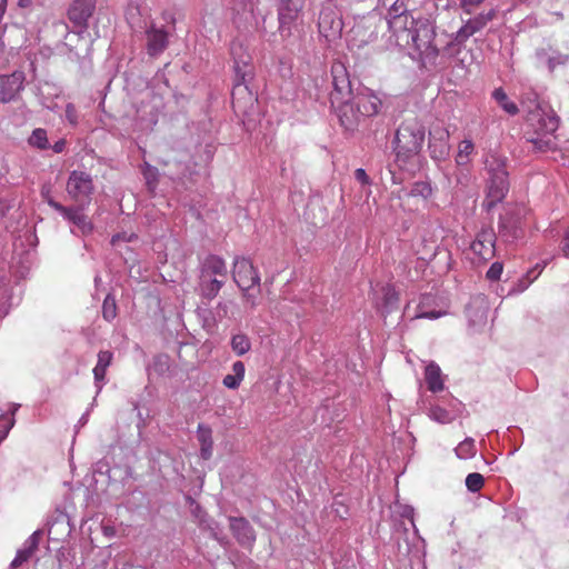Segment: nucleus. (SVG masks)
I'll return each mask as SVG.
<instances>
[{
    "instance_id": "nucleus-1",
    "label": "nucleus",
    "mask_w": 569,
    "mask_h": 569,
    "mask_svg": "<svg viewBox=\"0 0 569 569\" xmlns=\"http://www.w3.org/2000/svg\"><path fill=\"white\" fill-rule=\"evenodd\" d=\"M387 46L400 50H413L422 62H433L439 56L435 43L436 26L429 18L413 17L405 0H395L386 14Z\"/></svg>"
},
{
    "instance_id": "nucleus-2",
    "label": "nucleus",
    "mask_w": 569,
    "mask_h": 569,
    "mask_svg": "<svg viewBox=\"0 0 569 569\" xmlns=\"http://www.w3.org/2000/svg\"><path fill=\"white\" fill-rule=\"evenodd\" d=\"M402 517L409 518L413 532L410 535L407 529L403 539H398V566L397 569H427L425 541L417 535V528L413 522V509L406 507Z\"/></svg>"
},
{
    "instance_id": "nucleus-3",
    "label": "nucleus",
    "mask_w": 569,
    "mask_h": 569,
    "mask_svg": "<svg viewBox=\"0 0 569 569\" xmlns=\"http://www.w3.org/2000/svg\"><path fill=\"white\" fill-rule=\"evenodd\" d=\"M426 138L425 126L417 119L405 120L396 131L393 149L397 161H407L418 154Z\"/></svg>"
},
{
    "instance_id": "nucleus-4",
    "label": "nucleus",
    "mask_w": 569,
    "mask_h": 569,
    "mask_svg": "<svg viewBox=\"0 0 569 569\" xmlns=\"http://www.w3.org/2000/svg\"><path fill=\"white\" fill-rule=\"evenodd\" d=\"M538 123L535 133L527 138L539 152H547L557 147L553 133L559 127V118L553 112L538 113Z\"/></svg>"
},
{
    "instance_id": "nucleus-5",
    "label": "nucleus",
    "mask_w": 569,
    "mask_h": 569,
    "mask_svg": "<svg viewBox=\"0 0 569 569\" xmlns=\"http://www.w3.org/2000/svg\"><path fill=\"white\" fill-rule=\"evenodd\" d=\"M50 207L59 212L63 219L72 226L70 228L72 234L78 237H87L93 232L94 224L84 213V210L88 206L74 204L66 207L58 201H50Z\"/></svg>"
},
{
    "instance_id": "nucleus-6",
    "label": "nucleus",
    "mask_w": 569,
    "mask_h": 569,
    "mask_svg": "<svg viewBox=\"0 0 569 569\" xmlns=\"http://www.w3.org/2000/svg\"><path fill=\"white\" fill-rule=\"evenodd\" d=\"M230 52L233 59L234 89L240 86H244L248 89V84L254 76L251 56L247 48L238 41L231 43Z\"/></svg>"
},
{
    "instance_id": "nucleus-7",
    "label": "nucleus",
    "mask_w": 569,
    "mask_h": 569,
    "mask_svg": "<svg viewBox=\"0 0 569 569\" xmlns=\"http://www.w3.org/2000/svg\"><path fill=\"white\" fill-rule=\"evenodd\" d=\"M93 190V181L89 173L79 170L70 172L66 191L77 204L89 206Z\"/></svg>"
},
{
    "instance_id": "nucleus-8",
    "label": "nucleus",
    "mask_w": 569,
    "mask_h": 569,
    "mask_svg": "<svg viewBox=\"0 0 569 569\" xmlns=\"http://www.w3.org/2000/svg\"><path fill=\"white\" fill-rule=\"evenodd\" d=\"M497 8H490L487 11H481L478 14L467 19L463 24L451 34V40L455 44H463L470 37L483 30L487 24L497 17Z\"/></svg>"
},
{
    "instance_id": "nucleus-9",
    "label": "nucleus",
    "mask_w": 569,
    "mask_h": 569,
    "mask_svg": "<svg viewBox=\"0 0 569 569\" xmlns=\"http://www.w3.org/2000/svg\"><path fill=\"white\" fill-rule=\"evenodd\" d=\"M343 21L339 12L331 7H322L318 18V31L328 42L340 39Z\"/></svg>"
},
{
    "instance_id": "nucleus-10",
    "label": "nucleus",
    "mask_w": 569,
    "mask_h": 569,
    "mask_svg": "<svg viewBox=\"0 0 569 569\" xmlns=\"http://www.w3.org/2000/svg\"><path fill=\"white\" fill-rule=\"evenodd\" d=\"M232 279L239 289H254L260 287V276L250 259L236 257L232 267Z\"/></svg>"
},
{
    "instance_id": "nucleus-11",
    "label": "nucleus",
    "mask_w": 569,
    "mask_h": 569,
    "mask_svg": "<svg viewBox=\"0 0 569 569\" xmlns=\"http://www.w3.org/2000/svg\"><path fill=\"white\" fill-rule=\"evenodd\" d=\"M26 73L14 70L8 74H0V103L17 101L24 89Z\"/></svg>"
},
{
    "instance_id": "nucleus-12",
    "label": "nucleus",
    "mask_w": 569,
    "mask_h": 569,
    "mask_svg": "<svg viewBox=\"0 0 569 569\" xmlns=\"http://www.w3.org/2000/svg\"><path fill=\"white\" fill-rule=\"evenodd\" d=\"M449 130L440 123H435L429 130V152L435 161H443L450 153Z\"/></svg>"
},
{
    "instance_id": "nucleus-13",
    "label": "nucleus",
    "mask_w": 569,
    "mask_h": 569,
    "mask_svg": "<svg viewBox=\"0 0 569 569\" xmlns=\"http://www.w3.org/2000/svg\"><path fill=\"white\" fill-rule=\"evenodd\" d=\"M333 91L330 93L332 104L348 101L352 97L351 81L346 67L342 63H336L331 67Z\"/></svg>"
},
{
    "instance_id": "nucleus-14",
    "label": "nucleus",
    "mask_w": 569,
    "mask_h": 569,
    "mask_svg": "<svg viewBox=\"0 0 569 569\" xmlns=\"http://www.w3.org/2000/svg\"><path fill=\"white\" fill-rule=\"evenodd\" d=\"M96 9V0H73L68 9V19L79 33L88 28V21Z\"/></svg>"
},
{
    "instance_id": "nucleus-15",
    "label": "nucleus",
    "mask_w": 569,
    "mask_h": 569,
    "mask_svg": "<svg viewBox=\"0 0 569 569\" xmlns=\"http://www.w3.org/2000/svg\"><path fill=\"white\" fill-rule=\"evenodd\" d=\"M496 233L491 227H483L477 233L476 239L471 242L470 249L482 261H487L495 256Z\"/></svg>"
},
{
    "instance_id": "nucleus-16",
    "label": "nucleus",
    "mask_w": 569,
    "mask_h": 569,
    "mask_svg": "<svg viewBox=\"0 0 569 569\" xmlns=\"http://www.w3.org/2000/svg\"><path fill=\"white\" fill-rule=\"evenodd\" d=\"M508 173L488 177L487 197L483 207L489 211L501 202L509 191Z\"/></svg>"
},
{
    "instance_id": "nucleus-17",
    "label": "nucleus",
    "mask_w": 569,
    "mask_h": 569,
    "mask_svg": "<svg viewBox=\"0 0 569 569\" xmlns=\"http://www.w3.org/2000/svg\"><path fill=\"white\" fill-rule=\"evenodd\" d=\"M302 4L297 0H284L278 9L279 32L282 37L291 36V29L297 21Z\"/></svg>"
},
{
    "instance_id": "nucleus-18",
    "label": "nucleus",
    "mask_w": 569,
    "mask_h": 569,
    "mask_svg": "<svg viewBox=\"0 0 569 569\" xmlns=\"http://www.w3.org/2000/svg\"><path fill=\"white\" fill-rule=\"evenodd\" d=\"M353 100L352 103L362 118L377 116L382 108V100L368 88L359 91Z\"/></svg>"
},
{
    "instance_id": "nucleus-19",
    "label": "nucleus",
    "mask_w": 569,
    "mask_h": 569,
    "mask_svg": "<svg viewBox=\"0 0 569 569\" xmlns=\"http://www.w3.org/2000/svg\"><path fill=\"white\" fill-rule=\"evenodd\" d=\"M230 529L237 541L243 547H252L256 533L250 522L243 517H230Z\"/></svg>"
},
{
    "instance_id": "nucleus-20",
    "label": "nucleus",
    "mask_w": 569,
    "mask_h": 569,
    "mask_svg": "<svg viewBox=\"0 0 569 569\" xmlns=\"http://www.w3.org/2000/svg\"><path fill=\"white\" fill-rule=\"evenodd\" d=\"M147 51L151 57L162 53L169 43L168 32L163 28L151 26L147 31Z\"/></svg>"
},
{
    "instance_id": "nucleus-21",
    "label": "nucleus",
    "mask_w": 569,
    "mask_h": 569,
    "mask_svg": "<svg viewBox=\"0 0 569 569\" xmlns=\"http://www.w3.org/2000/svg\"><path fill=\"white\" fill-rule=\"evenodd\" d=\"M224 283V279L199 272L198 292L200 297L211 301L218 296Z\"/></svg>"
},
{
    "instance_id": "nucleus-22",
    "label": "nucleus",
    "mask_w": 569,
    "mask_h": 569,
    "mask_svg": "<svg viewBox=\"0 0 569 569\" xmlns=\"http://www.w3.org/2000/svg\"><path fill=\"white\" fill-rule=\"evenodd\" d=\"M338 110L337 114L339 118L340 124L347 130V131H355L362 118V116L359 113V111L356 109L353 103L348 101L338 102Z\"/></svg>"
},
{
    "instance_id": "nucleus-23",
    "label": "nucleus",
    "mask_w": 569,
    "mask_h": 569,
    "mask_svg": "<svg viewBox=\"0 0 569 569\" xmlns=\"http://www.w3.org/2000/svg\"><path fill=\"white\" fill-rule=\"evenodd\" d=\"M462 403L452 399L450 402V409H445L439 405H433L429 408L428 417L439 423L446 425L452 422L458 416Z\"/></svg>"
},
{
    "instance_id": "nucleus-24",
    "label": "nucleus",
    "mask_w": 569,
    "mask_h": 569,
    "mask_svg": "<svg viewBox=\"0 0 569 569\" xmlns=\"http://www.w3.org/2000/svg\"><path fill=\"white\" fill-rule=\"evenodd\" d=\"M199 272L217 276L221 279H227L228 270L223 258L217 254H208L200 261Z\"/></svg>"
},
{
    "instance_id": "nucleus-25",
    "label": "nucleus",
    "mask_w": 569,
    "mask_h": 569,
    "mask_svg": "<svg viewBox=\"0 0 569 569\" xmlns=\"http://www.w3.org/2000/svg\"><path fill=\"white\" fill-rule=\"evenodd\" d=\"M522 234L519 220L512 214L500 217L499 236L506 242H513Z\"/></svg>"
},
{
    "instance_id": "nucleus-26",
    "label": "nucleus",
    "mask_w": 569,
    "mask_h": 569,
    "mask_svg": "<svg viewBox=\"0 0 569 569\" xmlns=\"http://www.w3.org/2000/svg\"><path fill=\"white\" fill-rule=\"evenodd\" d=\"M112 359L113 352L110 350H101L98 353V360L93 368L94 385L97 387L98 393L102 390V387L106 382L107 369L111 365Z\"/></svg>"
},
{
    "instance_id": "nucleus-27",
    "label": "nucleus",
    "mask_w": 569,
    "mask_h": 569,
    "mask_svg": "<svg viewBox=\"0 0 569 569\" xmlns=\"http://www.w3.org/2000/svg\"><path fill=\"white\" fill-rule=\"evenodd\" d=\"M197 438L200 443V457L203 460H209L212 456L213 449L212 429L204 423H199L197 428Z\"/></svg>"
},
{
    "instance_id": "nucleus-28",
    "label": "nucleus",
    "mask_w": 569,
    "mask_h": 569,
    "mask_svg": "<svg viewBox=\"0 0 569 569\" xmlns=\"http://www.w3.org/2000/svg\"><path fill=\"white\" fill-rule=\"evenodd\" d=\"M425 379L428 386V389L431 392H439L443 390V380L441 376V369L440 367L435 363L430 362L425 370Z\"/></svg>"
},
{
    "instance_id": "nucleus-29",
    "label": "nucleus",
    "mask_w": 569,
    "mask_h": 569,
    "mask_svg": "<svg viewBox=\"0 0 569 569\" xmlns=\"http://www.w3.org/2000/svg\"><path fill=\"white\" fill-rule=\"evenodd\" d=\"M246 373V367L242 361L232 363V373L224 376L222 383L226 388L236 390L240 387Z\"/></svg>"
},
{
    "instance_id": "nucleus-30",
    "label": "nucleus",
    "mask_w": 569,
    "mask_h": 569,
    "mask_svg": "<svg viewBox=\"0 0 569 569\" xmlns=\"http://www.w3.org/2000/svg\"><path fill=\"white\" fill-rule=\"evenodd\" d=\"M491 96L500 108L509 116H516L519 112L518 106L509 99L502 88H496Z\"/></svg>"
},
{
    "instance_id": "nucleus-31",
    "label": "nucleus",
    "mask_w": 569,
    "mask_h": 569,
    "mask_svg": "<svg viewBox=\"0 0 569 569\" xmlns=\"http://www.w3.org/2000/svg\"><path fill=\"white\" fill-rule=\"evenodd\" d=\"M536 56L539 61L543 62L548 70L552 72L558 66L567 63L569 56L557 53L555 56H548L545 49L537 50Z\"/></svg>"
},
{
    "instance_id": "nucleus-32",
    "label": "nucleus",
    "mask_w": 569,
    "mask_h": 569,
    "mask_svg": "<svg viewBox=\"0 0 569 569\" xmlns=\"http://www.w3.org/2000/svg\"><path fill=\"white\" fill-rule=\"evenodd\" d=\"M486 170L489 177L508 173L506 169V159L493 153L489 154L486 158Z\"/></svg>"
},
{
    "instance_id": "nucleus-33",
    "label": "nucleus",
    "mask_w": 569,
    "mask_h": 569,
    "mask_svg": "<svg viewBox=\"0 0 569 569\" xmlns=\"http://www.w3.org/2000/svg\"><path fill=\"white\" fill-rule=\"evenodd\" d=\"M28 143L30 147L38 150H47L50 148L48 140V132L43 128L34 129L28 138Z\"/></svg>"
},
{
    "instance_id": "nucleus-34",
    "label": "nucleus",
    "mask_w": 569,
    "mask_h": 569,
    "mask_svg": "<svg viewBox=\"0 0 569 569\" xmlns=\"http://www.w3.org/2000/svg\"><path fill=\"white\" fill-rule=\"evenodd\" d=\"M455 453L459 459H471L477 453L476 441L471 437H467L465 440L458 443L455 448Z\"/></svg>"
},
{
    "instance_id": "nucleus-35",
    "label": "nucleus",
    "mask_w": 569,
    "mask_h": 569,
    "mask_svg": "<svg viewBox=\"0 0 569 569\" xmlns=\"http://www.w3.org/2000/svg\"><path fill=\"white\" fill-rule=\"evenodd\" d=\"M230 346L237 356H243L251 349V341L247 335L237 333L232 336Z\"/></svg>"
},
{
    "instance_id": "nucleus-36",
    "label": "nucleus",
    "mask_w": 569,
    "mask_h": 569,
    "mask_svg": "<svg viewBox=\"0 0 569 569\" xmlns=\"http://www.w3.org/2000/svg\"><path fill=\"white\" fill-rule=\"evenodd\" d=\"M149 369L158 376H164L170 370V359L167 355H158L153 357L152 363Z\"/></svg>"
},
{
    "instance_id": "nucleus-37",
    "label": "nucleus",
    "mask_w": 569,
    "mask_h": 569,
    "mask_svg": "<svg viewBox=\"0 0 569 569\" xmlns=\"http://www.w3.org/2000/svg\"><path fill=\"white\" fill-rule=\"evenodd\" d=\"M102 317L107 321H112L117 317V303L112 295H107L102 303Z\"/></svg>"
},
{
    "instance_id": "nucleus-38",
    "label": "nucleus",
    "mask_w": 569,
    "mask_h": 569,
    "mask_svg": "<svg viewBox=\"0 0 569 569\" xmlns=\"http://www.w3.org/2000/svg\"><path fill=\"white\" fill-rule=\"evenodd\" d=\"M485 483V478L478 472H471L466 478V487L470 492H478Z\"/></svg>"
},
{
    "instance_id": "nucleus-39",
    "label": "nucleus",
    "mask_w": 569,
    "mask_h": 569,
    "mask_svg": "<svg viewBox=\"0 0 569 569\" xmlns=\"http://www.w3.org/2000/svg\"><path fill=\"white\" fill-rule=\"evenodd\" d=\"M33 553L34 551L32 549H29L23 545V547L17 551L16 557L11 561L10 569L20 567L22 563L27 562Z\"/></svg>"
},
{
    "instance_id": "nucleus-40",
    "label": "nucleus",
    "mask_w": 569,
    "mask_h": 569,
    "mask_svg": "<svg viewBox=\"0 0 569 569\" xmlns=\"http://www.w3.org/2000/svg\"><path fill=\"white\" fill-rule=\"evenodd\" d=\"M198 316L203 321V328L211 331L217 325V316L208 308H199Z\"/></svg>"
},
{
    "instance_id": "nucleus-41",
    "label": "nucleus",
    "mask_w": 569,
    "mask_h": 569,
    "mask_svg": "<svg viewBox=\"0 0 569 569\" xmlns=\"http://www.w3.org/2000/svg\"><path fill=\"white\" fill-rule=\"evenodd\" d=\"M398 302V293L396 290L388 286L383 289V305L388 312H390Z\"/></svg>"
},
{
    "instance_id": "nucleus-42",
    "label": "nucleus",
    "mask_w": 569,
    "mask_h": 569,
    "mask_svg": "<svg viewBox=\"0 0 569 569\" xmlns=\"http://www.w3.org/2000/svg\"><path fill=\"white\" fill-rule=\"evenodd\" d=\"M410 194L413 197H422L427 199L432 194V189L428 182L420 181L413 184Z\"/></svg>"
},
{
    "instance_id": "nucleus-43",
    "label": "nucleus",
    "mask_w": 569,
    "mask_h": 569,
    "mask_svg": "<svg viewBox=\"0 0 569 569\" xmlns=\"http://www.w3.org/2000/svg\"><path fill=\"white\" fill-rule=\"evenodd\" d=\"M14 425V419L6 415H0V442L6 439L10 429Z\"/></svg>"
},
{
    "instance_id": "nucleus-44",
    "label": "nucleus",
    "mask_w": 569,
    "mask_h": 569,
    "mask_svg": "<svg viewBox=\"0 0 569 569\" xmlns=\"http://www.w3.org/2000/svg\"><path fill=\"white\" fill-rule=\"evenodd\" d=\"M486 0H459V7L466 14H472Z\"/></svg>"
},
{
    "instance_id": "nucleus-45",
    "label": "nucleus",
    "mask_w": 569,
    "mask_h": 569,
    "mask_svg": "<svg viewBox=\"0 0 569 569\" xmlns=\"http://www.w3.org/2000/svg\"><path fill=\"white\" fill-rule=\"evenodd\" d=\"M242 291V298L247 306L254 309L258 306V295L260 289H257V293L252 292V289H240Z\"/></svg>"
},
{
    "instance_id": "nucleus-46",
    "label": "nucleus",
    "mask_w": 569,
    "mask_h": 569,
    "mask_svg": "<svg viewBox=\"0 0 569 569\" xmlns=\"http://www.w3.org/2000/svg\"><path fill=\"white\" fill-rule=\"evenodd\" d=\"M503 271V264L499 261L493 262L488 269L486 277L490 281L499 280Z\"/></svg>"
},
{
    "instance_id": "nucleus-47",
    "label": "nucleus",
    "mask_w": 569,
    "mask_h": 569,
    "mask_svg": "<svg viewBox=\"0 0 569 569\" xmlns=\"http://www.w3.org/2000/svg\"><path fill=\"white\" fill-rule=\"evenodd\" d=\"M64 118L68 121V123L71 124L72 127H76L78 124L79 116H78V111L73 103H68L66 106Z\"/></svg>"
},
{
    "instance_id": "nucleus-48",
    "label": "nucleus",
    "mask_w": 569,
    "mask_h": 569,
    "mask_svg": "<svg viewBox=\"0 0 569 569\" xmlns=\"http://www.w3.org/2000/svg\"><path fill=\"white\" fill-rule=\"evenodd\" d=\"M42 535V531L40 529L32 532L29 538L24 541V546H27L29 549H32L36 551L39 546L40 537Z\"/></svg>"
},
{
    "instance_id": "nucleus-49",
    "label": "nucleus",
    "mask_w": 569,
    "mask_h": 569,
    "mask_svg": "<svg viewBox=\"0 0 569 569\" xmlns=\"http://www.w3.org/2000/svg\"><path fill=\"white\" fill-rule=\"evenodd\" d=\"M473 149H475V146L470 139L462 140L458 147V151L461 154L467 156V157H469L473 152Z\"/></svg>"
},
{
    "instance_id": "nucleus-50",
    "label": "nucleus",
    "mask_w": 569,
    "mask_h": 569,
    "mask_svg": "<svg viewBox=\"0 0 569 569\" xmlns=\"http://www.w3.org/2000/svg\"><path fill=\"white\" fill-rule=\"evenodd\" d=\"M355 178L357 181H359L362 186H370L371 184V180L369 178V176L367 174L366 170L362 169V168H358L356 169L355 171Z\"/></svg>"
},
{
    "instance_id": "nucleus-51",
    "label": "nucleus",
    "mask_w": 569,
    "mask_h": 569,
    "mask_svg": "<svg viewBox=\"0 0 569 569\" xmlns=\"http://www.w3.org/2000/svg\"><path fill=\"white\" fill-rule=\"evenodd\" d=\"M532 273H535V270L529 271V272L527 273V278H529V280H528V281L520 280V281H519V283H518V288H517V289H512L510 292H517V293H519V292L525 291V290L528 288L529 283H530V282H531V281L537 277V274H536V276H533V278H530V276H531Z\"/></svg>"
},
{
    "instance_id": "nucleus-52",
    "label": "nucleus",
    "mask_w": 569,
    "mask_h": 569,
    "mask_svg": "<svg viewBox=\"0 0 569 569\" xmlns=\"http://www.w3.org/2000/svg\"><path fill=\"white\" fill-rule=\"evenodd\" d=\"M442 315H443V312H441V311H420L419 313H417L416 317L435 320V319L440 318Z\"/></svg>"
},
{
    "instance_id": "nucleus-53",
    "label": "nucleus",
    "mask_w": 569,
    "mask_h": 569,
    "mask_svg": "<svg viewBox=\"0 0 569 569\" xmlns=\"http://www.w3.org/2000/svg\"><path fill=\"white\" fill-rule=\"evenodd\" d=\"M227 315H228V303L223 302V301L218 302L217 306H216V316L219 319H222Z\"/></svg>"
},
{
    "instance_id": "nucleus-54",
    "label": "nucleus",
    "mask_w": 569,
    "mask_h": 569,
    "mask_svg": "<svg viewBox=\"0 0 569 569\" xmlns=\"http://www.w3.org/2000/svg\"><path fill=\"white\" fill-rule=\"evenodd\" d=\"M54 28L63 33L64 38L69 34V26L63 20H58L53 23Z\"/></svg>"
},
{
    "instance_id": "nucleus-55",
    "label": "nucleus",
    "mask_w": 569,
    "mask_h": 569,
    "mask_svg": "<svg viewBox=\"0 0 569 569\" xmlns=\"http://www.w3.org/2000/svg\"><path fill=\"white\" fill-rule=\"evenodd\" d=\"M12 208L10 201L6 199H0V218L4 217L8 211Z\"/></svg>"
},
{
    "instance_id": "nucleus-56",
    "label": "nucleus",
    "mask_w": 569,
    "mask_h": 569,
    "mask_svg": "<svg viewBox=\"0 0 569 569\" xmlns=\"http://www.w3.org/2000/svg\"><path fill=\"white\" fill-rule=\"evenodd\" d=\"M51 189L50 187H47V186H43L42 189H41V197L42 199L50 206V201H56L52 197H51Z\"/></svg>"
},
{
    "instance_id": "nucleus-57",
    "label": "nucleus",
    "mask_w": 569,
    "mask_h": 569,
    "mask_svg": "<svg viewBox=\"0 0 569 569\" xmlns=\"http://www.w3.org/2000/svg\"><path fill=\"white\" fill-rule=\"evenodd\" d=\"M66 140L64 139H59L58 141H56L52 146V150L56 152V153H61L64 151L66 149Z\"/></svg>"
},
{
    "instance_id": "nucleus-58",
    "label": "nucleus",
    "mask_w": 569,
    "mask_h": 569,
    "mask_svg": "<svg viewBox=\"0 0 569 569\" xmlns=\"http://www.w3.org/2000/svg\"><path fill=\"white\" fill-rule=\"evenodd\" d=\"M561 251L566 258H569V230L565 233Z\"/></svg>"
},
{
    "instance_id": "nucleus-59",
    "label": "nucleus",
    "mask_w": 569,
    "mask_h": 569,
    "mask_svg": "<svg viewBox=\"0 0 569 569\" xmlns=\"http://www.w3.org/2000/svg\"><path fill=\"white\" fill-rule=\"evenodd\" d=\"M466 180H467V174L463 173L462 170H460L458 173L455 174V184L456 186H463L466 183Z\"/></svg>"
},
{
    "instance_id": "nucleus-60",
    "label": "nucleus",
    "mask_w": 569,
    "mask_h": 569,
    "mask_svg": "<svg viewBox=\"0 0 569 569\" xmlns=\"http://www.w3.org/2000/svg\"><path fill=\"white\" fill-rule=\"evenodd\" d=\"M469 162V157L461 154L459 151L456 156V163L458 167L466 166Z\"/></svg>"
},
{
    "instance_id": "nucleus-61",
    "label": "nucleus",
    "mask_w": 569,
    "mask_h": 569,
    "mask_svg": "<svg viewBox=\"0 0 569 569\" xmlns=\"http://www.w3.org/2000/svg\"><path fill=\"white\" fill-rule=\"evenodd\" d=\"M133 238H136V236H134V234H130L129 237H127V236H126V233H123V234L118 233V234H114V236L112 237V243H116V242H118V241H120V240H123V241H131Z\"/></svg>"
},
{
    "instance_id": "nucleus-62",
    "label": "nucleus",
    "mask_w": 569,
    "mask_h": 569,
    "mask_svg": "<svg viewBox=\"0 0 569 569\" xmlns=\"http://www.w3.org/2000/svg\"><path fill=\"white\" fill-rule=\"evenodd\" d=\"M32 3H33L32 0H19L18 7L26 9V8H30L32 6Z\"/></svg>"
},
{
    "instance_id": "nucleus-63",
    "label": "nucleus",
    "mask_w": 569,
    "mask_h": 569,
    "mask_svg": "<svg viewBox=\"0 0 569 569\" xmlns=\"http://www.w3.org/2000/svg\"><path fill=\"white\" fill-rule=\"evenodd\" d=\"M89 412H84L78 421V426H84L88 422Z\"/></svg>"
},
{
    "instance_id": "nucleus-64",
    "label": "nucleus",
    "mask_w": 569,
    "mask_h": 569,
    "mask_svg": "<svg viewBox=\"0 0 569 569\" xmlns=\"http://www.w3.org/2000/svg\"><path fill=\"white\" fill-rule=\"evenodd\" d=\"M8 0H0V14L4 16L7 10Z\"/></svg>"
}]
</instances>
